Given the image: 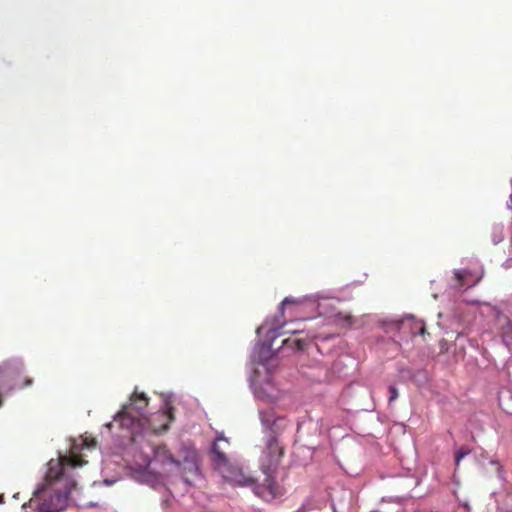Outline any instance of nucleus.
<instances>
[{
    "mask_svg": "<svg viewBox=\"0 0 512 512\" xmlns=\"http://www.w3.org/2000/svg\"><path fill=\"white\" fill-rule=\"evenodd\" d=\"M287 332L295 334V333H298L299 331L298 330H288Z\"/></svg>",
    "mask_w": 512,
    "mask_h": 512,
    "instance_id": "dca6fc26",
    "label": "nucleus"
},
{
    "mask_svg": "<svg viewBox=\"0 0 512 512\" xmlns=\"http://www.w3.org/2000/svg\"><path fill=\"white\" fill-rule=\"evenodd\" d=\"M410 329L411 333L415 335L424 336L426 333V327L425 324L421 320H415L413 317L410 319Z\"/></svg>",
    "mask_w": 512,
    "mask_h": 512,
    "instance_id": "6e6552de",
    "label": "nucleus"
},
{
    "mask_svg": "<svg viewBox=\"0 0 512 512\" xmlns=\"http://www.w3.org/2000/svg\"><path fill=\"white\" fill-rule=\"evenodd\" d=\"M470 453V450L465 448V447H461L457 450L456 452V456H455V464H456V467L459 466V463L460 461Z\"/></svg>",
    "mask_w": 512,
    "mask_h": 512,
    "instance_id": "9d476101",
    "label": "nucleus"
},
{
    "mask_svg": "<svg viewBox=\"0 0 512 512\" xmlns=\"http://www.w3.org/2000/svg\"><path fill=\"white\" fill-rule=\"evenodd\" d=\"M229 446V440L219 433L210 451V457L214 469L222 476V478L233 485L249 486L254 483V479L245 473L243 468L232 461L225 448Z\"/></svg>",
    "mask_w": 512,
    "mask_h": 512,
    "instance_id": "7ed1b4c3",
    "label": "nucleus"
},
{
    "mask_svg": "<svg viewBox=\"0 0 512 512\" xmlns=\"http://www.w3.org/2000/svg\"><path fill=\"white\" fill-rule=\"evenodd\" d=\"M295 301L290 299V298H285L282 303H281V310L283 309V307L287 304H290V303H294Z\"/></svg>",
    "mask_w": 512,
    "mask_h": 512,
    "instance_id": "4468645a",
    "label": "nucleus"
},
{
    "mask_svg": "<svg viewBox=\"0 0 512 512\" xmlns=\"http://www.w3.org/2000/svg\"><path fill=\"white\" fill-rule=\"evenodd\" d=\"M148 397L144 393L134 392L130 397V402L123 405L122 410L114 417V421L119 422L121 427L132 428L134 425L144 426L145 423H152L159 419H166V422L159 427H152L154 432L166 431L170 423L174 420V408L167 406L166 410L156 413L151 419L144 417L145 410L148 406Z\"/></svg>",
    "mask_w": 512,
    "mask_h": 512,
    "instance_id": "f03ea898",
    "label": "nucleus"
},
{
    "mask_svg": "<svg viewBox=\"0 0 512 512\" xmlns=\"http://www.w3.org/2000/svg\"><path fill=\"white\" fill-rule=\"evenodd\" d=\"M153 452V460L155 462H159L161 464L180 465V460L176 459L165 445H158L154 447Z\"/></svg>",
    "mask_w": 512,
    "mask_h": 512,
    "instance_id": "0eeeda50",
    "label": "nucleus"
},
{
    "mask_svg": "<svg viewBox=\"0 0 512 512\" xmlns=\"http://www.w3.org/2000/svg\"><path fill=\"white\" fill-rule=\"evenodd\" d=\"M295 344H296V349L297 350H303L305 348V341L304 340L298 339V340H296Z\"/></svg>",
    "mask_w": 512,
    "mask_h": 512,
    "instance_id": "ddd939ff",
    "label": "nucleus"
},
{
    "mask_svg": "<svg viewBox=\"0 0 512 512\" xmlns=\"http://www.w3.org/2000/svg\"><path fill=\"white\" fill-rule=\"evenodd\" d=\"M183 459L180 460V465H176L177 467H182L183 473L185 475L186 481H188L187 474L197 475L199 472L198 465V453L195 449L184 448L182 451Z\"/></svg>",
    "mask_w": 512,
    "mask_h": 512,
    "instance_id": "39448f33",
    "label": "nucleus"
},
{
    "mask_svg": "<svg viewBox=\"0 0 512 512\" xmlns=\"http://www.w3.org/2000/svg\"><path fill=\"white\" fill-rule=\"evenodd\" d=\"M470 273L468 271H455L454 276L456 279V285L455 287L460 289L465 286L464 279L466 276H468Z\"/></svg>",
    "mask_w": 512,
    "mask_h": 512,
    "instance_id": "1a4fd4ad",
    "label": "nucleus"
},
{
    "mask_svg": "<svg viewBox=\"0 0 512 512\" xmlns=\"http://www.w3.org/2000/svg\"><path fill=\"white\" fill-rule=\"evenodd\" d=\"M284 452V447L279 443L278 439L270 435L266 441L264 450V456L267 459L266 468L270 469L271 467L277 466L284 456Z\"/></svg>",
    "mask_w": 512,
    "mask_h": 512,
    "instance_id": "20e7f679",
    "label": "nucleus"
},
{
    "mask_svg": "<svg viewBox=\"0 0 512 512\" xmlns=\"http://www.w3.org/2000/svg\"><path fill=\"white\" fill-rule=\"evenodd\" d=\"M389 402H392L398 398V390L395 386H389Z\"/></svg>",
    "mask_w": 512,
    "mask_h": 512,
    "instance_id": "9b49d317",
    "label": "nucleus"
},
{
    "mask_svg": "<svg viewBox=\"0 0 512 512\" xmlns=\"http://www.w3.org/2000/svg\"><path fill=\"white\" fill-rule=\"evenodd\" d=\"M95 447V438L83 436L79 443L75 442L72 445L69 456L51 459L48 462L44 481L33 494L35 498L41 500L37 512H62L66 509L69 495L76 483L66 476L64 466L77 468L87 464L81 452Z\"/></svg>",
    "mask_w": 512,
    "mask_h": 512,
    "instance_id": "f257e3e1",
    "label": "nucleus"
},
{
    "mask_svg": "<svg viewBox=\"0 0 512 512\" xmlns=\"http://www.w3.org/2000/svg\"><path fill=\"white\" fill-rule=\"evenodd\" d=\"M491 463L496 466L498 471L501 470V466H500V464L497 461H492Z\"/></svg>",
    "mask_w": 512,
    "mask_h": 512,
    "instance_id": "2eb2a0df",
    "label": "nucleus"
},
{
    "mask_svg": "<svg viewBox=\"0 0 512 512\" xmlns=\"http://www.w3.org/2000/svg\"><path fill=\"white\" fill-rule=\"evenodd\" d=\"M255 493L266 501L272 500L279 495L278 486L269 475L266 476L261 486L256 487Z\"/></svg>",
    "mask_w": 512,
    "mask_h": 512,
    "instance_id": "423d86ee",
    "label": "nucleus"
},
{
    "mask_svg": "<svg viewBox=\"0 0 512 512\" xmlns=\"http://www.w3.org/2000/svg\"><path fill=\"white\" fill-rule=\"evenodd\" d=\"M32 385V379L30 378H25L24 382L22 384H15V387L17 388H23V387H28Z\"/></svg>",
    "mask_w": 512,
    "mask_h": 512,
    "instance_id": "f8f14e48",
    "label": "nucleus"
}]
</instances>
